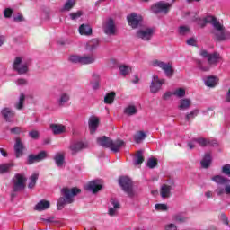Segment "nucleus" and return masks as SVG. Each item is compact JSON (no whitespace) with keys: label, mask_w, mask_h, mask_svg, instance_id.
<instances>
[{"label":"nucleus","mask_w":230,"mask_h":230,"mask_svg":"<svg viewBox=\"0 0 230 230\" xmlns=\"http://www.w3.org/2000/svg\"><path fill=\"white\" fill-rule=\"evenodd\" d=\"M152 35H154V29L152 28L141 29L137 31V37L142 40H150Z\"/></svg>","instance_id":"16"},{"label":"nucleus","mask_w":230,"mask_h":230,"mask_svg":"<svg viewBox=\"0 0 230 230\" xmlns=\"http://www.w3.org/2000/svg\"><path fill=\"white\" fill-rule=\"evenodd\" d=\"M93 89H99L100 83L98 81H95L94 83H91Z\"/></svg>","instance_id":"64"},{"label":"nucleus","mask_w":230,"mask_h":230,"mask_svg":"<svg viewBox=\"0 0 230 230\" xmlns=\"http://www.w3.org/2000/svg\"><path fill=\"white\" fill-rule=\"evenodd\" d=\"M13 166H15L13 163L0 164V173H8V172H10Z\"/></svg>","instance_id":"31"},{"label":"nucleus","mask_w":230,"mask_h":230,"mask_svg":"<svg viewBox=\"0 0 230 230\" xmlns=\"http://www.w3.org/2000/svg\"><path fill=\"white\" fill-rule=\"evenodd\" d=\"M191 107V100L185 98L179 101L178 109L180 111H188Z\"/></svg>","instance_id":"26"},{"label":"nucleus","mask_w":230,"mask_h":230,"mask_svg":"<svg viewBox=\"0 0 230 230\" xmlns=\"http://www.w3.org/2000/svg\"><path fill=\"white\" fill-rule=\"evenodd\" d=\"M124 114L126 116H134V114H137V108L134 105H129L124 109Z\"/></svg>","instance_id":"32"},{"label":"nucleus","mask_w":230,"mask_h":230,"mask_svg":"<svg viewBox=\"0 0 230 230\" xmlns=\"http://www.w3.org/2000/svg\"><path fill=\"white\" fill-rule=\"evenodd\" d=\"M224 193L230 195V185H226L225 189L222 187L217 188V195H224Z\"/></svg>","instance_id":"44"},{"label":"nucleus","mask_w":230,"mask_h":230,"mask_svg":"<svg viewBox=\"0 0 230 230\" xmlns=\"http://www.w3.org/2000/svg\"><path fill=\"white\" fill-rule=\"evenodd\" d=\"M197 67L199 68L200 71H209V69H211V65H206V63L198 60L197 61Z\"/></svg>","instance_id":"39"},{"label":"nucleus","mask_w":230,"mask_h":230,"mask_svg":"<svg viewBox=\"0 0 230 230\" xmlns=\"http://www.w3.org/2000/svg\"><path fill=\"white\" fill-rule=\"evenodd\" d=\"M174 220L176 222H186V217H184L182 215H176L174 216Z\"/></svg>","instance_id":"58"},{"label":"nucleus","mask_w":230,"mask_h":230,"mask_svg":"<svg viewBox=\"0 0 230 230\" xmlns=\"http://www.w3.org/2000/svg\"><path fill=\"white\" fill-rule=\"evenodd\" d=\"M80 191L81 190L78 188L62 189L61 193L63 197L59 198L57 202L58 209H64L66 204H72V202L75 201V197H76Z\"/></svg>","instance_id":"1"},{"label":"nucleus","mask_w":230,"mask_h":230,"mask_svg":"<svg viewBox=\"0 0 230 230\" xmlns=\"http://www.w3.org/2000/svg\"><path fill=\"white\" fill-rule=\"evenodd\" d=\"M38 157V161H43V159H46V157H48V153H46V151H41L40 152V154L37 155Z\"/></svg>","instance_id":"53"},{"label":"nucleus","mask_w":230,"mask_h":230,"mask_svg":"<svg viewBox=\"0 0 230 230\" xmlns=\"http://www.w3.org/2000/svg\"><path fill=\"white\" fill-rule=\"evenodd\" d=\"M121 208V205L119 204V201L116 199H111L110 200V203L108 205V215L110 217H117L118 210Z\"/></svg>","instance_id":"14"},{"label":"nucleus","mask_w":230,"mask_h":230,"mask_svg":"<svg viewBox=\"0 0 230 230\" xmlns=\"http://www.w3.org/2000/svg\"><path fill=\"white\" fill-rule=\"evenodd\" d=\"M179 33L180 35H186L190 33V27L188 26H180L179 27Z\"/></svg>","instance_id":"47"},{"label":"nucleus","mask_w":230,"mask_h":230,"mask_svg":"<svg viewBox=\"0 0 230 230\" xmlns=\"http://www.w3.org/2000/svg\"><path fill=\"white\" fill-rule=\"evenodd\" d=\"M164 84H166V79H161L159 75H154L149 86L150 93H152V94H157V93L163 89Z\"/></svg>","instance_id":"8"},{"label":"nucleus","mask_w":230,"mask_h":230,"mask_svg":"<svg viewBox=\"0 0 230 230\" xmlns=\"http://www.w3.org/2000/svg\"><path fill=\"white\" fill-rule=\"evenodd\" d=\"M1 114L5 121L12 122L13 121V118H15V111H12L10 108L3 109Z\"/></svg>","instance_id":"22"},{"label":"nucleus","mask_w":230,"mask_h":230,"mask_svg":"<svg viewBox=\"0 0 230 230\" xmlns=\"http://www.w3.org/2000/svg\"><path fill=\"white\" fill-rule=\"evenodd\" d=\"M12 13H13V11L10 8H6L4 11V17L9 19V17H12Z\"/></svg>","instance_id":"54"},{"label":"nucleus","mask_w":230,"mask_h":230,"mask_svg":"<svg viewBox=\"0 0 230 230\" xmlns=\"http://www.w3.org/2000/svg\"><path fill=\"white\" fill-rule=\"evenodd\" d=\"M119 184L122 190L129 196L134 197V190H132V180L127 176L119 179Z\"/></svg>","instance_id":"9"},{"label":"nucleus","mask_w":230,"mask_h":230,"mask_svg":"<svg viewBox=\"0 0 230 230\" xmlns=\"http://www.w3.org/2000/svg\"><path fill=\"white\" fill-rule=\"evenodd\" d=\"M76 4V0H67L63 7L65 12H69L73 6Z\"/></svg>","instance_id":"42"},{"label":"nucleus","mask_w":230,"mask_h":230,"mask_svg":"<svg viewBox=\"0 0 230 230\" xmlns=\"http://www.w3.org/2000/svg\"><path fill=\"white\" fill-rule=\"evenodd\" d=\"M197 116H199V110L195 109L186 115V119L190 121V119H193V118H197Z\"/></svg>","instance_id":"45"},{"label":"nucleus","mask_w":230,"mask_h":230,"mask_svg":"<svg viewBox=\"0 0 230 230\" xmlns=\"http://www.w3.org/2000/svg\"><path fill=\"white\" fill-rule=\"evenodd\" d=\"M33 163H39V158L37 157V155H31L28 157V164H33Z\"/></svg>","instance_id":"50"},{"label":"nucleus","mask_w":230,"mask_h":230,"mask_svg":"<svg viewBox=\"0 0 230 230\" xmlns=\"http://www.w3.org/2000/svg\"><path fill=\"white\" fill-rule=\"evenodd\" d=\"M84 148H87V144L84 142H74L69 146V150L72 155H76V154L81 150H84Z\"/></svg>","instance_id":"19"},{"label":"nucleus","mask_w":230,"mask_h":230,"mask_svg":"<svg viewBox=\"0 0 230 230\" xmlns=\"http://www.w3.org/2000/svg\"><path fill=\"white\" fill-rule=\"evenodd\" d=\"M50 129L52 130L53 134L60 135L64 134L67 128L62 124H50Z\"/></svg>","instance_id":"24"},{"label":"nucleus","mask_w":230,"mask_h":230,"mask_svg":"<svg viewBox=\"0 0 230 230\" xmlns=\"http://www.w3.org/2000/svg\"><path fill=\"white\" fill-rule=\"evenodd\" d=\"M70 99L71 97L69 96V93H62L58 98V104L59 105V107H64V105L67 103Z\"/></svg>","instance_id":"27"},{"label":"nucleus","mask_w":230,"mask_h":230,"mask_svg":"<svg viewBox=\"0 0 230 230\" xmlns=\"http://www.w3.org/2000/svg\"><path fill=\"white\" fill-rule=\"evenodd\" d=\"M26 100V95L24 93H21L19 97V101L15 103V109L21 111L22 107H24V101Z\"/></svg>","instance_id":"36"},{"label":"nucleus","mask_w":230,"mask_h":230,"mask_svg":"<svg viewBox=\"0 0 230 230\" xmlns=\"http://www.w3.org/2000/svg\"><path fill=\"white\" fill-rule=\"evenodd\" d=\"M116 98V93L111 92L107 93L104 97V103L111 104L114 102V99Z\"/></svg>","instance_id":"35"},{"label":"nucleus","mask_w":230,"mask_h":230,"mask_svg":"<svg viewBox=\"0 0 230 230\" xmlns=\"http://www.w3.org/2000/svg\"><path fill=\"white\" fill-rule=\"evenodd\" d=\"M26 187V177L22 174H16L13 179V191H22Z\"/></svg>","instance_id":"11"},{"label":"nucleus","mask_w":230,"mask_h":230,"mask_svg":"<svg viewBox=\"0 0 230 230\" xmlns=\"http://www.w3.org/2000/svg\"><path fill=\"white\" fill-rule=\"evenodd\" d=\"M128 22L131 28H137V26H141V22H143V16L133 13L127 17Z\"/></svg>","instance_id":"15"},{"label":"nucleus","mask_w":230,"mask_h":230,"mask_svg":"<svg viewBox=\"0 0 230 230\" xmlns=\"http://www.w3.org/2000/svg\"><path fill=\"white\" fill-rule=\"evenodd\" d=\"M102 30L105 35H108V37H114L118 34L116 22H114V20L112 18H108L104 21L102 24Z\"/></svg>","instance_id":"7"},{"label":"nucleus","mask_w":230,"mask_h":230,"mask_svg":"<svg viewBox=\"0 0 230 230\" xmlns=\"http://www.w3.org/2000/svg\"><path fill=\"white\" fill-rule=\"evenodd\" d=\"M196 40H195V39H193V38H190V39H189L188 40H187V44L189 45V46H195V44H196Z\"/></svg>","instance_id":"63"},{"label":"nucleus","mask_w":230,"mask_h":230,"mask_svg":"<svg viewBox=\"0 0 230 230\" xmlns=\"http://www.w3.org/2000/svg\"><path fill=\"white\" fill-rule=\"evenodd\" d=\"M13 69L19 73V75H24L25 73H28V63L21 58H16L14 59Z\"/></svg>","instance_id":"13"},{"label":"nucleus","mask_w":230,"mask_h":230,"mask_svg":"<svg viewBox=\"0 0 230 230\" xmlns=\"http://www.w3.org/2000/svg\"><path fill=\"white\" fill-rule=\"evenodd\" d=\"M29 136L30 137H31L32 139H37L39 137V131L37 130H32L31 132H29Z\"/></svg>","instance_id":"57"},{"label":"nucleus","mask_w":230,"mask_h":230,"mask_svg":"<svg viewBox=\"0 0 230 230\" xmlns=\"http://www.w3.org/2000/svg\"><path fill=\"white\" fill-rule=\"evenodd\" d=\"M155 209H156V211H166L168 209V206H166V204H155Z\"/></svg>","instance_id":"49"},{"label":"nucleus","mask_w":230,"mask_h":230,"mask_svg":"<svg viewBox=\"0 0 230 230\" xmlns=\"http://www.w3.org/2000/svg\"><path fill=\"white\" fill-rule=\"evenodd\" d=\"M165 230H177V226L174 224H169L165 226Z\"/></svg>","instance_id":"60"},{"label":"nucleus","mask_w":230,"mask_h":230,"mask_svg":"<svg viewBox=\"0 0 230 230\" xmlns=\"http://www.w3.org/2000/svg\"><path fill=\"white\" fill-rule=\"evenodd\" d=\"M119 69L122 76H127V75H128V73H130L131 71V68H129L128 66H125V65H121L120 66H119Z\"/></svg>","instance_id":"43"},{"label":"nucleus","mask_w":230,"mask_h":230,"mask_svg":"<svg viewBox=\"0 0 230 230\" xmlns=\"http://www.w3.org/2000/svg\"><path fill=\"white\" fill-rule=\"evenodd\" d=\"M78 31L80 35H84L86 37H89V35H93V28H91V25L89 24L80 25Z\"/></svg>","instance_id":"25"},{"label":"nucleus","mask_w":230,"mask_h":230,"mask_svg":"<svg viewBox=\"0 0 230 230\" xmlns=\"http://www.w3.org/2000/svg\"><path fill=\"white\" fill-rule=\"evenodd\" d=\"M172 96H173V93H172V92H166V93L164 94L163 98H164V100H168V98H171Z\"/></svg>","instance_id":"62"},{"label":"nucleus","mask_w":230,"mask_h":230,"mask_svg":"<svg viewBox=\"0 0 230 230\" xmlns=\"http://www.w3.org/2000/svg\"><path fill=\"white\" fill-rule=\"evenodd\" d=\"M89 130L91 134H94L98 128V125H100V119L97 117H90L89 119Z\"/></svg>","instance_id":"23"},{"label":"nucleus","mask_w":230,"mask_h":230,"mask_svg":"<svg viewBox=\"0 0 230 230\" xmlns=\"http://www.w3.org/2000/svg\"><path fill=\"white\" fill-rule=\"evenodd\" d=\"M209 164H211V155L206 154L201 161L202 168H209Z\"/></svg>","instance_id":"34"},{"label":"nucleus","mask_w":230,"mask_h":230,"mask_svg":"<svg viewBox=\"0 0 230 230\" xmlns=\"http://www.w3.org/2000/svg\"><path fill=\"white\" fill-rule=\"evenodd\" d=\"M204 82L207 87H216V85H218V79L217 76H208L204 79Z\"/></svg>","instance_id":"28"},{"label":"nucleus","mask_w":230,"mask_h":230,"mask_svg":"<svg viewBox=\"0 0 230 230\" xmlns=\"http://www.w3.org/2000/svg\"><path fill=\"white\" fill-rule=\"evenodd\" d=\"M222 172L227 177H230V164H226L222 167Z\"/></svg>","instance_id":"52"},{"label":"nucleus","mask_w":230,"mask_h":230,"mask_svg":"<svg viewBox=\"0 0 230 230\" xmlns=\"http://www.w3.org/2000/svg\"><path fill=\"white\" fill-rule=\"evenodd\" d=\"M98 46H100V40L94 38V39L88 40L84 44V49L86 51H94V49H98Z\"/></svg>","instance_id":"20"},{"label":"nucleus","mask_w":230,"mask_h":230,"mask_svg":"<svg viewBox=\"0 0 230 230\" xmlns=\"http://www.w3.org/2000/svg\"><path fill=\"white\" fill-rule=\"evenodd\" d=\"M97 143L100 146L104 148H111L112 152H119L123 146H125V142L123 140L112 141L107 137H102L97 138Z\"/></svg>","instance_id":"2"},{"label":"nucleus","mask_w":230,"mask_h":230,"mask_svg":"<svg viewBox=\"0 0 230 230\" xmlns=\"http://www.w3.org/2000/svg\"><path fill=\"white\" fill-rule=\"evenodd\" d=\"M201 57H203V58H207L210 67L211 66H217V64H218V62H220L221 60V57L220 54L214 52L212 54H209L208 51L206 50H202L200 52Z\"/></svg>","instance_id":"12"},{"label":"nucleus","mask_w":230,"mask_h":230,"mask_svg":"<svg viewBox=\"0 0 230 230\" xmlns=\"http://www.w3.org/2000/svg\"><path fill=\"white\" fill-rule=\"evenodd\" d=\"M172 94L177 98H184L186 96V90L183 88H178L172 92Z\"/></svg>","instance_id":"41"},{"label":"nucleus","mask_w":230,"mask_h":230,"mask_svg":"<svg viewBox=\"0 0 230 230\" xmlns=\"http://www.w3.org/2000/svg\"><path fill=\"white\" fill-rule=\"evenodd\" d=\"M50 203L47 200L40 201L34 208L36 211H46V209H49Z\"/></svg>","instance_id":"29"},{"label":"nucleus","mask_w":230,"mask_h":230,"mask_svg":"<svg viewBox=\"0 0 230 230\" xmlns=\"http://www.w3.org/2000/svg\"><path fill=\"white\" fill-rule=\"evenodd\" d=\"M146 138V134H145V132L143 131H137L134 137V139L137 143H141L145 141Z\"/></svg>","instance_id":"38"},{"label":"nucleus","mask_w":230,"mask_h":230,"mask_svg":"<svg viewBox=\"0 0 230 230\" xmlns=\"http://www.w3.org/2000/svg\"><path fill=\"white\" fill-rule=\"evenodd\" d=\"M14 151L17 158L22 156V152L24 151V144H22V141L19 137L15 139Z\"/></svg>","instance_id":"21"},{"label":"nucleus","mask_w":230,"mask_h":230,"mask_svg":"<svg viewBox=\"0 0 230 230\" xmlns=\"http://www.w3.org/2000/svg\"><path fill=\"white\" fill-rule=\"evenodd\" d=\"M102 188L103 184L100 180L92 181L86 185V190H88V191H92V193H98V191Z\"/></svg>","instance_id":"17"},{"label":"nucleus","mask_w":230,"mask_h":230,"mask_svg":"<svg viewBox=\"0 0 230 230\" xmlns=\"http://www.w3.org/2000/svg\"><path fill=\"white\" fill-rule=\"evenodd\" d=\"M69 62L72 64H81V66H89L96 62V56L94 54L89 55H72L68 58Z\"/></svg>","instance_id":"4"},{"label":"nucleus","mask_w":230,"mask_h":230,"mask_svg":"<svg viewBox=\"0 0 230 230\" xmlns=\"http://www.w3.org/2000/svg\"><path fill=\"white\" fill-rule=\"evenodd\" d=\"M195 142L199 143L200 146H208V145H209V140L206 138H199V139H196Z\"/></svg>","instance_id":"48"},{"label":"nucleus","mask_w":230,"mask_h":230,"mask_svg":"<svg viewBox=\"0 0 230 230\" xmlns=\"http://www.w3.org/2000/svg\"><path fill=\"white\" fill-rule=\"evenodd\" d=\"M54 159L57 166H62L64 164V154L57 153Z\"/></svg>","instance_id":"40"},{"label":"nucleus","mask_w":230,"mask_h":230,"mask_svg":"<svg viewBox=\"0 0 230 230\" xmlns=\"http://www.w3.org/2000/svg\"><path fill=\"white\" fill-rule=\"evenodd\" d=\"M190 17H191L192 21L194 22H196L199 28H206L207 24H211L213 26V28H215V24L218 21V20H217V18H215L213 16H207L205 18H200V17L197 16V13H190Z\"/></svg>","instance_id":"6"},{"label":"nucleus","mask_w":230,"mask_h":230,"mask_svg":"<svg viewBox=\"0 0 230 230\" xmlns=\"http://www.w3.org/2000/svg\"><path fill=\"white\" fill-rule=\"evenodd\" d=\"M175 184L172 182L170 185L168 184H163L160 189V195L162 199H168L172 197V190H173V187Z\"/></svg>","instance_id":"18"},{"label":"nucleus","mask_w":230,"mask_h":230,"mask_svg":"<svg viewBox=\"0 0 230 230\" xmlns=\"http://www.w3.org/2000/svg\"><path fill=\"white\" fill-rule=\"evenodd\" d=\"M83 15H84V12L77 11L76 13H70V19H72V21H76V19H80V17Z\"/></svg>","instance_id":"46"},{"label":"nucleus","mask_w":230,"mask_h":230,"mask_svg":"<svg viewBox=\"0 0 230 230\" xmlns=\"http://www.w3.org/2000/svg\"><path fill=\"white\" fill-rule=\"evenodd\" d=\"M147 166H148V168H155V166H157V160H155L154 158H150L147 161Z\"/></svg>","instance_id":"51"},{"label":"nucleus","mask_w":230,"mask_h":230,"mask_svg":"<svg viewBox=\"0 0 230 230\" xmlns=\"http://www.w3.org/2000/svg\"><path fill=\"white\" fill-rule=\"evenodd\" d=\"M22 132V128L21 127H14L11 128V134H21Z\"/></svg>","instance_id":"56"},{"label":"nucleus","mask_w":230,"mask_h":230,"mask_svg":"<svg viewBox=\"0 0 230 230\" xmlns=\"http://www.w3.org/2000/svg\"><path fill=\"white\" fill-rule=\"evenodd\" d=\"M38 179H39V172H34L32 175H31L28 188H30L31 190L35 188Z\"/></svg>","instance_id":"33"},{"label":"nucleus","mask_w":230,"mask_h":230,"mask_svg":"<svg viewBox=\"0 0 230 230\" xmlns=\"http://www.w3.org/2000/svg\"><path fill=\"white\" fill-rule=\"evenodd\" d=\"M220 219L226 224V226H229V220L227 219V216L226 214H221Z\"/></svg>","instance_id":"59"},{"label":"nucleus","mask_w":230,"mask_h":230,"mask_svg":"<svg viewBox=\"0 0 230 230\" xmlns=\"http://www.w3.org/2000/svg\"><path fill=\"white\" fill-rule=\"evenodd\" d=\"M14 21L16 22H22V21H24V17L22 14H18L14 17Z\"/></svg>","instance_id":"61"},{"label":"nucleus","mask_w":230,"mask_h":230,"mask_svg":"<svg viewBox=\"0 0 230 230\" xmlns=\"http://www.w3.org/2000/svg\"><path fill=\"white\" fill-rule=\"evenodd\" d=\"M213 182H216L217 184H229L230 181L227 178H225L222 175H216L212 177Z\"/></svg>","instance_id":"30"},{"label":"nucleus","mask_w":230,"mask_h":230,"mask_svg":"<svg viewBox=\"0 0 230 230\" xmlns=\"http://www.w3.org/2000/svg\"><path fill=\"white\" fill-rule=\"evenodd\" d=\"M143 161H145V157H143V151H137L135 156L134 164L137 166L143 164Z\"/></svg>","instance_id":"37"},{"label":"nucleus","mask_w":230,"mask_h":230,"mask_svg":"<svg viewBox=\"0 0 230 230\" xmlns=\"http://www.w3.org/2000/svg\"><path fill=\"white\" fill-rule=\"evenodd\" d=\"M212 33L214 35V39L219 42L230 40V31L226 30L224 25H222L218 21L214 23V30L212 31Z\"/></svg>","instance_id":"3"},{"label":"nucleus","mask_w":230,"mask_h":230,"mask_svg":"<svg viewBox=\"0 0 230 230\" xmlns=\"http://www.w3.org/2000/svg\"><path fill=\"white\" fill-rule=\"evenodd\" d=\"M150 66H152V67H159V69H162L167 78H172L173 76V66L170 62L165 63L159 59H154L151 61Z\"/></svg>","instance_id":"5"},{"label":"nucleus","mask_w":230,"mask_h":230,"mask_svg":"<svg viewBox=\"0 0 230 230\" xmlns=\"http://www.w3.org/2000/svg\"><path fill=\"white\" fill-rule=\"evenodd\" d=\"M172 8V4L166 2H158L151 6L153 13H168Z\"/></svg>","instance_id":"10"},{"label":"nucleus","mask_w":230,"mask_h":230,"mask_svg":"<svg viewBox=\"0 0 230 230\" xmlns=\"http://www.w3.org/2000/svg\"><path fill=\"white\" fill-rule=\"evenodd\" d=\"M15 84L16 85L22 86V85H26L28 84V81L26 79L20 78L15 81Z\"/></svg>","instance_id":"55"}]
</instances>
